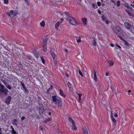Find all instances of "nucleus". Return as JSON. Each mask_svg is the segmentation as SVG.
Segmentation results:
<instances>
[{
	"label": "nucleus",
	"instance_id": "052dcab7",
	"mask_svg": "<svg viewBox=\"0 0 134 134\" xmlns=\"http://www.w3.org/2000/svg\"><path fill=\"white\" fill-rule=\"evenodd\" d=\"M7 14L8 15L9 17H10V14L9 12H8L7 13Z\"/></svg>",
	"mask_w": 134,
	"mask_h": 134
},
{
	"label": "nucleus",
	"instance_id": "a211bd4d",
	"mask_svg": "<svg viewBox=\"0 0 134 134\" xmlns=\"http://www.w3.org/2000/svg\"><path fill=\"white\" fill-rule=\"evenodd\" d=\"M62 22L60 21H58L55 24V27L57 28L59 26V25L61 24Z\"/></svg>",
	"mask_w": 134,
	"mask_h": 134
},
{
	"label": "nucleus",
	"instance_id": "f704fd0d",
	"mask_svg": "<svg viewBox=\"0 0 134 134\" xmlns=\"http://www.w3.org/2000/svg\"><path fill=\"white\" fill-rule=\"evenodd\" d=\"M51 54L52 58H53L54 57H56V55L53 52H51Z\"/></svg>",
	"mask_w": 134,
	"mask_h": 134
},
{
	"label": "nucleus",
	"instance_id": "f257e3e1",
	"mask_svg": "<svg viewBox=\"0 0 134 134\" xmlns=\"http://www.w3.org/2000/svg\"><path fill=\"white\" fill-rule=\"evenodd\" d=\"M112 29L116 34L118 37L121 40H122L123 38L120 35L122 34L123 35L124 33L123 30L119 26L116 25H112L111 26Z\"/></svg>",
	"mask_w": 134,
	"mask_h": 134
},
{
	"label": "nucleus",
	"instance_id": "aec40b11",
	"mask_svg": "<svg viewBox=\"0 0 134 134\" xmlns=\"http://www.w3.org/2000/svg\"><path fill=\"white\" fill-rule=\"evenodd\" d=\"M82 20L83 23H84V24L86 25L87 24L86 23L87 22V19L86 18H82Z\"/></svg>",
	"mask_w": 134,
	"mask_h": 134
},
{
	"label": "nucleus",
	"instance_id": "a878e982",
	"mask_svg": "<svg viewBox=\"0 0 134 134\" xmlns=\"http://www.w3.org/2000/svg\"><path fill=\"white\" fill-rule=\"evenodd\" d=\"M33 53L36 58H38V53L35 52H33Z\"/></svg>",
	"mask_w": 134,
	"mask_h": 134
},
{
	"label": "nucleus",
	"instance_id": "c85d7f7f",
	"mask_svg": "<svg viewBox=\"0 0 134 134\" xmlns=\"http://www.w3.org/2000/svg\"><path fill=\"white\" fill-rule=\"evenodd\" d=\"M108 63L109 65V66L110 67L113 66L114 64L113 62L111 61L108 62Z\"/></svg>",
	"mask_w": 134,
	"mask_h": 134
},
{
	"label": "nucleus",
	"instance_id": "603ef678",
	"mask_svg": "<svg viewBox=\"0 0 134 134\" xmlns=\"http://www.w3.org/2000/svg\"><path fill=\"white\" fill-rule=\"evenodd\" d=\"M116 46L118 47L119 49H120L121 48V47L118 44H116Z\"/></svg>",
	"mask_w": 134,
	"mask_h": 134
},
{
	"label": "nucleus",
	"instance_id": "ddd939ff",
	"mask_svg": "<svg viewBox=\"0 0 134 134\" xmlns=\"http://www.w3.org/2000/svg\"><path fill=\"white\" fill-rule=\"evenodd\" d=\"M94 73V80L96 82H97V75L96 74V72L95 70H93Z\"/></svg>",
	"mask_w": 134,
	"mask_h": 134
},
{
	"label": "nucleus",
	"instance_id": "e2e57ef3",
	"mask_svg": "<svg viewBox=\"0 0 134 134\" xmlns=\"http://www.w3.org/2000/svg\"><path fill=\"white\" fill-rule=\"evenodd\" d=\"M2 132L1 131V128L0 127V134H2Z\"/></svg>",
	"mask_w": 134,
	"mask_h": 134
},
{
	"label": "nucleus",
	"instance_id": "4c0bfd02",
	"mask_svg": "<svg viewBox=\"0 0 134 134\" xmlns=\"http://www.w3.org/2000/svg\"><path fill=\"white\" fill-rule=\"evenodd\" d=\"M18 13V12L17 10H15L14 11L13 15L16 16Z\"/></svg>",
	"mask_w": 134,
	"mask_h": 134
},
{
	"label": "nucleus",
	"instance_id": "a19ab883",
	"mask_svg": "<svg viewBox=\"0 0 134 134\" xmlns=\"http://www.w3.org/2000/svg\"><path fill=\"white\" fill-rule=\"evenodd\" d=\"M101 18L102 19L103 21H104L105 19H106V18L104 16V15H103L101 17Z\"/></svg>",
	"mask_w": 134,
	"mask_h": 134
},
{
	"label": "nucleus",
	"instance_id": "9b49d317",
	"mask_svg": "<svg viewBox=\"0 0 134 134\" xmlns=\"http://www.w3.org/2000/svg\"><path fill=\"white\" fill-rule=\"evenodd\" d=\"M111 114L112 115L111 116V119L112 120L113 122L114 123V125H116V121L115 119L114 118L113 116L112 115V112H111Z\"/></svg>",
	"mask_w": 134,
	"mask_h": 134
},
{
	"label": "nucleus",
	"instance_id": "c9c22d12",
	"mask_svg": "<svg viewBox=\"0 0 134 134\" xmlns=\"http://www.w3.org/2000/svg\"><path fill=\"white\" fill-rule=\"evenodd\" d=\"M81 38L80 37H79L78 38H76V40L77 42L79 43L80 42H81Z\"/></svg>",
	"mask_w": 134,
	"mask_h": 134
},
{
	"label": "nucleus",
	"instance_id": "4468645a",
	"mask_svg": "<svg viewBox=\"0 0 134 134\" xmlns=\"http://www.w3.org/2000/svg\"><path fill=\"white\" fill-rule=\"evenodd\" d=\"M59 91H60V92H59L60 94L62 96L64 97H66V95L65 94H64V93L63 92V91H62V90L61 89H60Z\"/></svg>",
	"mask_w": 134,
	"mask_h": 134
},
{
	"label": "nucleus",
	"instance_id": "4be33fe9",
	"mask_svg": "<svg viewBox=\"0 0 134 134\" xmlns=\"http://www.w3.org/2000/svg\"><path fill=\"white\" fill-rule=\"evenodd\" d=\"M53 60L54 61V63L55 65H56V64L57 63V58L56 57H54L53 58Z\"/></svg>",
	"mask_w": 134,
	"mask_h": 134
},
{
	"label": "nucleus",
	"instance_id": "1a4fd4ad",
	"mask_svg": "<svg viewBox=\"0 0 134 134\" xmlns=\"http://www.w3.org/2000/svg\"><path fill=\"white\" fill-rule=\"evenodd\" d=\"M63 15L65 16V18L67 20H69L71 18V17H70L68 15V12H65L63 14Z\"/></svg>",
	"mask_w": 134,
	"mask_h": 134
},
{
	"label": "nucleus",
	"instance_id": "49530a36",
	"mask_svg": "<svg viewBox=\"0 0 134 134\" xmlns=\"http://www.w3.org/2000/svg\"><path fill=\"white\" fill-rule=\"evenodd\" d=\"M105 23L106 24H107V25L109 24V20H108V19L106 20L105 21Z\"/></svg>",
	"mask_w": 134,
	"mask_h": 134
},
{
	"label": "nucleus",
	"instance_id": "b1692460",
	"mask_svg": "<svg viewBox=\"0 0 134 134\" xmlns=\"http://www.w3.org/2000/svg\"><path fill=\"white\" fill-rule=\"evenodd\" d=\"M93 45L94 46H96V42L95 38L93 37Z\"/></svg>",
	"mask_w": 134,
	"mask_h": 134
},
{
	"label": "nucleus",
	"instance_id": "a18cd8bd",
	"mask_svg": "<svg viewBox=\"0 0 134 134\" xmlns=\"http://www.w3.org/2000/svg\"><path fill=\"white\" fill-rule=\"evenodd\" d=\"M4 1V3L7 4L8 3V0H3Z\"/></svg>",
	"mask_w": 134,
	"mask_h": 134
},
{
	"label": "nucleus",
	"instance_id": "f3484780",
	"mask_svg": "<svg viewBox=\"0 0 134 134\" xmlns=\"http://www.w3.org/2000/svg\"><path fill=\"white\" fill-rule=\"evenodd\" d=\"M18 121L16 119H14L12 122V124L13 125L16 126L17 125Z\"/></svg>",
	"mask_w": 134,
	"mask_h": 134
},
{
	"label": "nucleus",
	"instance_id": "473e14b6",
	"mask_svg": "<svg viewBox=\"0 0 134 134\" xmlns=\"http://www.w3.org/2000/svg\"><path fill=\"white\" fill-rule=\"evenodd\" d=\"M40 109L42 111H44L45 110L43 106L40 107Z\"/></svg>",
	"mask_w": 134,
	"mask_h": 134
},
{
	"label": "nucleus",
	"instance_id": "412c9836",
	"mask_svg": "<svg viewBox=\"0 0 134 134\" xmlns=\"http://www.w3.org/2000/svg\"><path fill=\"white\" fill-rule=\"evenodd\" d=\"M125 11L128 14L129 16H133V14H132L131 13L129 12L128 10L127 9H126L125 10Z\"/></svg>",
	"mask_w": 134,
	"mask_h": 134
},
{
	"label": "nucleus",
	"instance_id": "f03ea898",
	"mask_svg": "<svg viewBox=\"0 0 134 134\" xmlns=\"http://www.w3.org/2000/svg\"><path fill=\"white\" fill-rule=\"evenodd\" d=\"M52 98L54 104H57L59 107H61L63 105L62 103V100L60 97L56 94L54 96H53Z\"/></svg>",
	"mask_w": 134,
	"mask_h": 134
},
{
	"label": "nucleus",
	"instance_id": "680f3d73",
	"mask_svg": "<svg viewBox=\"0 0 134 134\" xmlns=\"http://www.w3.org/2000/svg\"><path fill=\"white\" fill-rule=\"evenodd\" d=\"M40 129L42 130L43 131V128L41 126L40 127Z\"/></svg>",
	"mask_w": 134,
	"mask_h": 134
},
{
	"label": "nucleus",
	"instance_id": "6ab92c4d",
	"mask_svg": "<svg viewBox=\"0 0 134 134\" xmlns=\"http://www.w3.org/2000/svg\"><path fill=\"white\" fill-rule=\"evenodd\" d=\"M72 128L74 130H76L77 129V128L76 126L75 122L72 124Z\"/></svg>",
	"mask_w": 134,
	"mask_h": 134
},
{
	"label": "nucleus",
	"instance_id": "bf43d9fd",
	"mask_svg": "<svg viewBox=\"0 0 134 134\" xmlns=\"http://www.w3.org/2000/svg\"><path fill=\"white\" fill-rule=\"evenodd\" d=\"M109 73L108 72H106L105 73V75L106 76H108L109 75Z\"/></svg>",
	"mask_w": 134,
	"mask_h": 134
},
{
	"label": "nucleus",
	"instance_id": "393cba45",
	"mask_svg": "<svg viewBox=\"0 0 134 134\" xmlns=\"http://www.w3.org/2000/svg\"><path fill=\"white\" fill-rule=\"evenodd\" d=\"M68 120L70 123H73L75 122L70 117H69L68 118Z\"/></svg>",
	"mask_w": 134,
	"mask_h": 134
},
{
	"label": "nucleus",
	"instance_id": "2eb2a0df",
	"mask_svg": "<svg viewBox=\"0 0 134 134\" xmlns=\"http://www.w3.org/2000/svg\"><path fill=\"white\" fill-rule=\"evenodd\" d=\"M122 40L124 41L125 46H126L127 48H129L130 45L128 42L126 41L125 40H124L123 39Z\"/></svg>",
	"mask_w": 134,
	"mask_h": 134
},
{
	"label": "nucleus",
	"instance_id": "37998d69",
	"mask_svg": "<svg viewBox=\"0 0 134 134\" xmlns=\"http://www.w3.org/2000/svg\"><path fill=\"white\" fill-rule=\"evenodd\" d=\"M120 4V2L119 1H118L117 2V5L118 7H119Z\"/></svg>",
	"mask_w": 134,
	"mask_h": 134
},
{
	"label": "nucleus",
	"instance_id": "de8ad7c7",
	"mask_svg": "<svg viewBox=\"0 0 134 134\" xmlns=\"http://www.w3.org/2000/svg\"><path fill=\"white\" fill-rule=\"evenodd\" d=\"M9 13H10V14H11V15L12 14L13 15L14 10H11Z\"/></svg>",
	"mask_w": 134,
	"mask_h": 134
},
{
	"label": "nucleus",
	"instance_id": "ea45409f",
	"mask_svg": "<svg viewBox=\"0 0 134 134\" xmlns=\"http://www.w3.org/2000/svg\"><path fill=\"white\" fill-rule=\"evenodd\" d=\"M11 133L13 134H17V133L16 132V131L15 130H12L11 131Z\"/></svg>",
	"mask_w": 134,
	"mask_h": 134
},
{
	"label": "nucleus",
	"instance_id": "72a5a7b5",
	"mask_svg": "<svg viewBox=\"0 0 134 134\" xmlns=\"http://www.w3.org/2000/svg\"><path fill=\"white\" fill-rule=\"evenodd\" d=\"M52 89L50 88H49L47 90L46 92L47 93L49 94L50 93V91Z\"/></svg>",
	"mask_w": 134,
	"mask_h": 134
},
{
	"label": "nucleus",
	"instance_id": "774afa93",
	"mask_svg": "<svg viewBox=\"0 0 134 134\" xmlns=\"http://www.w3.org/2000/svg\"><path fill=\"white\" fill-rule=\"evenodd\" d=\"M66 76L67 77H69V75L68 74H66Z\"/></svg>",
	"mask_w": 134,
	"mask_h": 134
},
{
	"label": "nucleus",
	"instance_id": "bb28decb",
	"mask_svg": "<svg viewBox=\"0 0 134 134\" xmlns=\"http://www.w3.org/2000/svg\"><path fill=\"white\" fill-rule=\"evenodd\" d=\"M18 65L19 67L21 68V69L24 70V69H23V66L22 64H21L19 62V63Z\"/></svg>",
	"mask_w": 134,
	"mask_h": 134
},
{
	"label": "nucleus",
	"instance_id": "c756f323",
	"mask_svg": "<svg viewBox=\"0 0 134 134\" xmlns=\"http://www.w3.org/2000/svg\"><path fill=\"white\" fill-rule=\"evenodd\" d=\"M40 25L42 27H44L45 26V23L44 21H43L40 23Z\"/></svg>",
	"mask_w": 134,
	"mask_h": 134
},
{
	"label": "nucleus",
	"instance_id": "c03bdc74",
	"mask_svg": "<svg viewBox=\"0 0 134 134\" xmlns=\"http://www.w3.org/2000/svg\"><path fill=\"white\" fill-rule=\"evenodd\" d=\"M79 73L80 75L82 77H83V75L82 74L80 70H79Z\"/></svg>",
	"mask_w": 134,
	"mask_h": 134
},
{
	"label": "nucleus",
	"instance_id": "13d9d810",
	"mask_svg": "<svg viewBox=\"0 0 134 134\" xmlns=\"http://www.w3.org/2000/svg\"><path fill=\"white\" fill-rule=\"evenodd\" d=\"M98 13L99 14H101V12L100 10H99L98 11Z\"/></svg>",
	"mask_w": 134,
	"mask_h": 134
},
{
	"label": "nucleus",
	"instance_id": "3c124183",
	"mask_svg": "<svg viewBox=\"0 0 134 134\" xmlns=\"http://www.w3.org/2000/svg\"><path fill=\"white\" fill-rule=\"evenodd\" d=\"M97 4L98 6H100L101 5V3L100 2L98 1L97 2Z\"/></svg>",
	"mask_w": 134,
	"mask_h": 134
},
{
	"label": "nucleus",
	"instance_id": "8fccbe9b",
	"mask_svg": "<svg viewBox=\"0 0 134 134\" xmlns=\"http://www.w3.org/2000/svg\"><path fill=\"white\" fill-rule=\"evenodd\" d=\"M25 116H23L22 117V118H21V121H23V120L25 119Z\"/></svg>",
	"mask_w": 134,
	"mask_h": 134
},
{
	"label": "nucleus",
	"instance_id": "dca6fc26",
	"mask_svg": "<svg viewBox=\"0 0 134 134\" xmlns=\"http://www.w3.org/2000/svg\"><path fill=\"white\" fill-rule=\"evenodd\" d=\"M52 120V118H49L46 119L44 121V123H46L50 121H51Z\"/></svg>",
	"mask_w": 134,
	"mask_h": 134
},
{
	"label": "nucleus",
	"instance_id": "338daca9",
	"mask_svg": "<svg viewBox=\"0 0 134 134\" xmlns=\"http://www.w3.org/2000/svg\"><path fill=\"white\" fill-rule=\"evenodd\" d=\"M64 19L63 18H61L60 19V20L62 22L63 21Z\"/></svg>",
	"mask_w": 134,
	"mask_h": 134
},
{
	"label": "nucleus",
	"instance_id": "69168bd1",
	"mask_svg": "<svg viewBox=\"0 0 134 134\" xmlns=\"http://www.w3.org/2000/svg\"><path fill=\"white\" fill-rule=\"evenodd\" d=\"M53 86L52 85H51L50 86V87L52 90L53 88Z\"/></svg>",
	"mask_w": 134,
	"mask_h": 134
},
{
	"label": "nucleus",
	"instance_id": "6e6552de",
	"mask_svg": "<svg viewBox=\"0 0 134 134\" xmlns=\"http://www.w3.org/2000/svg\"><path fill=\"white\" fill-rule=\"evenodd\" d=\"M48 36L46 35L44 36V37L43 38V44H44L46 46V44H47L48 42Z\"/></svg>",
	"mask_w": 134,
	"mask_h": 134
},
{
	"label": "nucleus",
	"instance_id": "7ed1b4c3",
	"mask_svg": "<svg viewBox=\"0 0 134 134\" xmlns=\"http://www.w3.org/2000/svg\"><path fill=\"white\" fill-rule=\"evenodd\" d=\"M22 58L25 60V63L29 64L28 62H30L32 64V63L29 60H31V58L30 56H27V55H23Z\"/></svg>",
	"mask_w": 134,
	"mask_h": 134
},
{
	"label": "nucleus",
	"instance_id": "0eeeda50",
	"mask_svg": "<svg viewBox=\"0 0 134 134\" xmlns=\"http://www.w3.org/2000/svg\"><path fill=\"white\" fill-rule=\"evenodd\" d=\"M68 21L71 24L73 25L76 23L75 19L73 17H71Z\"/></svg>",
	"mask_w": 134,
	"mask_h": 134
},
{
	"label": "nucleus",
	"instance_id": "58836bf2",
	"mask_svg": "<svg viewBox=\"0 0 134 134\" xmlns=\"http://www.w3.org/2000/svg\"><path fill=\"white\" fill-rule=\"evenodd\" d=\"M92 5L95 9H96L97 8H98V7H97V5L96 4L95 5L93 3V4H92Z\"/></svg>",
	"mask_w": 134,
	"mask_h": 134
},
{
	"label": "nucleus",
	"instance_id": "2f4dec72",
	"mask_svg": "<svg viewBox=\"0 0 134 134\" xmlns=\"http://www.w3.org/2000/svg\"><path fill=\"white\" fill-rule=\"evenodd\" d=\"M40 58L42 63L43 64H45V61L43 58L42 57H41Z\"/></svg>",
	"mask_w": 134,
	"mask_h": 134
},
{
	"label": "nucleus",
	"instance_id": "5fc2aeb1",
	"mask_svg": "<svg viewBox=\"0 0 134 134\" xmlns=\"http://www.w3.org/2000/svg\"><path fill=\"white\" fill-rule=\"evenodd\" d=\"M4 90H5L6 92H7V93H8L9 92V90L6 88L5 87V89H4Z\"/></svg>",
	"mask_w": 134,
	"mask_h": 134
},
{
	"label": "nucleus",
	"instance_id": "423d86ee",
	"mask_svg": "<svg viewBox=\"0 0 134 134\" xmlns=\"http://www.w3.org/2000/svg\"><path fill=\"white\" fill-rule=\"evenodd\" d=\"M12 99V97L10 96H8L5 99L4 103L8 105L10 104V103Z\"/></svg>",
	"mask_w": 134,
	"mask_h": 134
},
{
	"label": "nucleus",
	"instance_id": "864d4df0",
	"mask_svg": "<svg viewBox=\"0 0 134 134\" xmlns=\"http://www.w3.org/2000/svg\"><path fill=\"white\" fill-rule=\"evenodd\" d=\"M76 93H77V95H78L79 97H81V94L80 93H78L77 92H76Z\"/></svg>",
	"mask_w": 134,
	"mask_h": 134
},
{
	"label": "nucleus",
	"instance_id": "cd10ccee",
	"mask_svg": "<svg viewBox=\"0 0 134 134\" xmlns=\"http://www.w3.org/2000/svg\"><path fill=\"white\" fill-rule=\"evenodd\" d=\"M111 89L113 91V92L115 93H116V91L115 90V88H114L113 87H111Z\"/></svg>",
	"mask_w": 134,
	"mask_h": 134
},
{
	"label": "nucleus",
	"instance_id": "79ce46f5",
	"mask_svg": "<svg viewBox=\"0 0 134 134\" xmlns=\"http://www.w3.org/2000/svg\"><path fill=\"white\" fill-rule=\"evenodd\" d=\"M124 6H125L126 7H127V8H129V6L128 4L127 3H125L124 4Z\"/></svg>",
	"mask_w": 134,
	"mask_h": 134
},
{
	"label": "nucleus",
	"instance_id": "e433bc0d",
	"mask_svg": "<svg viewBox=\"0 0 134 134\" xmlns=\"http://www.w3.org/2000/svg\"><path fill=\"white\" fill-rule=\"evenodd\" d=\"M83 131L84 133L88 132L87 129L85 127L83 128Z\"/></svg>",
	"mask_w": 134,
	"mask_h": 134
},
{
	"label": "nucleus",
	"instance_id": "20e7f679",
	"mask_svg": "<svg viewBox=\"0 0 134 134\" xmlns=\"http://www.w3.org/2000/svg\"><path fill=\"white\" fill-rule=\"evenodd\" d=\"M124 25L126 27V29L128 30L131 31L132 30V27L131 25L129 23L126 22L124 23Z\"/></svg>",
	"mask_w": 134,
	"mask_h": 134
},
{
	"label": "nucleus",
	"instance_id": "4d7b16f0",
	"mask_svg": "<svg viewBox=\"0 0 134 134\" xmlns=\"http://www.w3.org/2000/svg\"><path fill=\"white\" fill-rule=\"evenodd\" d=\"M118 116V115L116 113L114 114V116L115 117H116Z\"/></svg>",
	"mask_w": 134,
	"mask_h": 134
},
{
	"label": "nucleus",
	"instance_id": "09e8293b",
	"mask_svg": "<svg viewBox=\"0 0 134 134\" xmlns=\"http://www.w3.org/2000/svg\"><path fill=\"white\" fill-rule=\"evenodd\" d=\"M25 2L26 3V4L28 5L29 4V2L27 1V0H24Z\"/></svg>",
	"mask_w": 134,
	"mask_h": 134
},
{
	"label": "nucleus",
	"instance_id": "5701e85b",
	"mask_svg": "<svg viewBox=\"0 0 134 134\" xmlns=\"http://www.w3.org/2000/svg\"><path fill=\"white\" fill-rule=\"evenodd\" d=\"M43 48L44 52H46L47 50V45L46 44V46H45L44 44H43Z\"/></svg>",
	"mask_w": 134,
	"mask_h": 134
},
{
	"label": "nucleus",
	"instance_id": "39448f33",
	"mask_svg": "<svg viewBox=\"0 0 134 134\" xmlns=\"http://www.w3.org/2000/svg\"><path fill=\"white\" fill-rule=\"evenodd\" d=\"M4 89L5 87L4 86L1 87L0 88V94H2L3 95L5 96L8 93L6 92Z\"/></svg>",
	"mask_w": 134,
	"mask_h": 134
},
{
	"label": "nucleus",
	"instance_id": "f8f14e48",
	"mask_svg": "<svg viewBox=\"0 0 134 134\" xmlns=\"http://www.w3.org/2000/svg\"><path fill=\"white\" fill-rule=\"evenodd\" d=\"M4 84L7 88L9 90H11L12 89V87L8 85V83L6 82H5L4 83Z\"/></svg>",
	"mask_w": 134,
	"mask_h": 134
},
{
	"label": "nucleus",
	"instance_id": "0e129e2a",
	"mask_svg": "<svg viewBox=\"0 0 134 134\" xmlns=\"http://www.w3.org/2000/svg\"><path fill=\"white\" fill-rule=\"evenodd\" d=\"M128 8V9H131L132 10V8L131 7H129V8Z\"/></svg>",
	"mask_w": 134,
	"mask_h": 134
},
{
	"label": "nucleus",
	"instance_id": "7c9ffc66",
	"mask_svg": "<svg viewBox=\"0 0 134 134\" xmlns=\"http://www.w3.org/2000/svg\"><path fill=\"white\" fill-rule=\"evenodd\" d=\"M68 86L69 88L70 89L71 88L72 85L69 82H68Z\"/></svg>",
	"mask_w": 134,
	"mask_h": 134
},
{
	"label": "nucleus",
	"instance_id": "6e6d98bb",
	"mask_svg": "<svg viewBox=\"0 0 134 134\" xmlns=\"http://www.w3.org/2000/svg\"><path fill=\"white\" fill-rule=\"evenodd\" d=\"M81 99V97H79L78 101L79 102H80V100Z\"/></svg>",
	"mask_w": 134,
	"mask_h": 134
},
{
	"label": "nucleus",
	"instance_id": "9d476101",
	"mask_svg": "<svg viewBox=\"0 0 134 134\" xmlns=\"http://www.w3.org/2000/svg\"><path fill=\"white\" fill-rule=\"evenodd\" d=\"M21 84L23 88L25 90V91L26 92H28V90L27 88H26V86H25V84L21 82Z\"/></svg>",
	"mask_w": 134,
	"mask_h": 134
}]
</instances>
